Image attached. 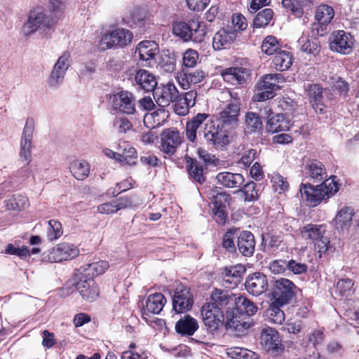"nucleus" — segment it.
Wrapping results in <instances>:
<instances>
[{
    "mask_svg": "<svg viewBox=\"0 0 359 359\" xmlns=\"http://www.w3.org/2000/svg\"><path fill=\"white\" fill-rule=\"evenodd\" d=\"M28 205L27 197L21 195L13 196L12 198L6 202V207L8 210H21Z\"/></svg>",
    "mask_w": 359,
    "mask_h": 359,
    "instance_id": "nucleus-52",
    "label": "nucleus"
},
{
    "mask_svg": "<svg viewBox=\"0 0 359 359\" xmlns=\"http://www.w3.org/2000/svg\"><path fill=\"white\" fill-rule=\"evenodd\" d=\"M245 287L249 293L258 296L268 288L266 276L262 273H254L249 276L245 281Z\"/></svg>",
    "mask_w": 359,
    "mask_h": 359,
    "instance_id": "nucleus-19",
    "label": "nucleus"
},
{
    "mask_svg": "<svg viewBox=\"0 0 359 359\" xmlns=\"http://www.w3.org/2000/svg\"><path fill=\"white\" fill-rule=\"evenodd\" d=\"M208 118V114L198 113L186 124V137L191 142H195L197 137V130Z\"/></svg>",
    "mask_w": 359,
    "mask_h": 359,
    "instance_id": "nucleus-35",
    "label": "nucleus"
},
{
    "mask_svg": "<svg viewBox=\"0 0 359 359\" xmlns=\"http://www.w3.org/2000/svg\"><path fill=\"white\" fill-rule=\"evenodd\" d=\"M188 170L190 176L196 182L202 183L204 181L203 167L197 161H192Z\"/></svg>",
    "mask_w": 359,
    "mask_h": 359,
    "instance_id": "nucleus-59",
    "label": "nucleus"
},
{
    "mask_svg": "<svg viewBox=\"0 0 359 359\" xmlns=\"http://www.w3.org/2000/svg\"><path fill=\"white\" fill-rule=\"evenodd\" d=\"M69 170L76 180H83L89 175L90 165L84 160H74L71 163Z\"/></svg>",
    "mask_w": 359,
    "mask_h": 359,
    "instance_id": "nucleus-40",
    "label": "nucleus"
},
{
    "mask_svg": "<svg viewBox=\"0 0 359 359\" xmlns=\"http://www.w3.org/2000/svg\"><path fill=\"white\" fill-rule=\"evenodd\" d=\"M292 65V55L290 52L280 50L273 59V67L278 71L287 70Z\"/></svg>",
    "mask_w": 359,
    "mask_h": 359,
    "instance_id": "nucleus-38",
    "label": "nucleus"
},
{
    "mask_svg": "<svg viewBox=\"0 0 359 359\" xmlns=\"http://www.w3.org/2000/svg\"><path fill=\"white\" fill-rule=\"evenodd\" d=\"M112 107L123 114H133L135 113V97L132 93L121 91L110 96Z\"/></svg>",
    "mask_w": 359,
    "mask_h": 359,
    "instance_id": "nucleus-14",
    "label": "nucleus"
},
{
    "mask_svg": "<svg viewBox=\"0 0 359 359\" xmlns=\"http://www.w3.org/2000/svg\"><path fill=\"white\" fill-rule=\"evenodd\" d=\"M198 328L196 320L191 318V316H184L175 324V331L182 336H191Z\"/></svg>",
    "mask_w": 359,
    "mask_h": 359,
    "instance_id": "nucleus-34",
    "label": "nucleus"
},
{
    "mask_svg": "<svg viewBox=\"0 0 359 359\" xmlns=\"http://www.w3.org/2000/svg\"><path fill=\"white\" fill-rule=\"evenodd\" d=\"M273 189L276 191L280 194L282 191H287L289 188V184L286 178L279 173H273L271 180Z\"/></svg>",
    "mask_w": 359,
    "mask_h": 359,
    "instance_id": "nucleus-57",
    "label": "nucleus"
},
{
    "mask_svg": "<svg viewBox=\"0 0 359 359\" xmlns=\"http://www.w3.org/2000/svg\"><path fill=\"white\" fill-rule=\"evenodd\" d=\"M252 324L250 316H231L226 321V327L235 330L238 334L245 333Z\"/></svg>",
    "mask_w": 359,
    "mask_h": 359,
    "instance_id": "nucleus-33",
    "label": "nucleus"
},
{
    "mask_svg": "<svg viewBox=\"0 0 359 359\" xmlns=\"http://www.w3.org/2000/svg\"><path fill=\"white\" fill-rule=\"evenodd\" d=\"M334 11L331 6L322 4L318 6L315 18L319 24L325 25L329 24L333 19Z\"/></svg>",
    "mask_w": 359,
    "mask_h": 359,
    "instance_id": "nucleus-43",
    "label": "nucleus"
},
{
    "mask_svg": "<svg viewBox=\"0 0 359 359\" xmlns=\"http://www.w3.org/2000/svg\"><path fill=\"white\" fill-rule=\"evenodd\" d=\"M225 321V316H205L203 322L210 330L215 331L222 327Z\"/></svg>",
    "mask_w": 359,
    "mask_h": 359,
    "instance_id": "nucleus-53",
    "label": "nucleus"
},
{
    "mask_svg": "<svg viewBox=\"0 0 359 359\" xmlns=\"http://www.w3.org/2000/svg\"><path fill=\"white\" fill-rule=\"evenodd\" d=\"M285 81L284 76L279 73L265 74L262 77V80L257 83L258 90L269 89L274 90L280 88V84Z\"/></svg>",
    "mask_w": 359,
    "mask_h": 359,
    "instance_id": "nucleus-31",
    "label": "nucleus"
},
{
    "mask_svg": "<svg viewBox=\"0 0 359 359\" xmlns=\"http://www.w3.org/2000/svg\"><path fill=\"white\" fill-rule=\"evenodd\" d=\"M296 285L287 278H280L274 281L272 294L275 300L271 302L270 309L275 314L283 313L281 308L287 304L294 297Z\"/></svg>",
    "mask_w": 359,
    "mask_h": 359,
    "instance_id": "nucleus-3",
    "label": "nucleus"
},
{
    "mask_svg": "<svg viewBox=\"0 0 359 359\" xmlns=\"http://www.w3.org/2000/svg\"><path fill=\"white\" fill-rule=\"evenodd\" d=\"M118 162L122 165H133L137 158V154L134 147L127 142L118 144Z\"/></svg>",
    "mask_w": 359,
    "mask_h": 359,
    "instance_id": "nucleus-32",
    "label": "nucleus"
},
{
    "mask_svg": "<svg viewBox=\"0 0 359 359\" xmlns=\"http://www.w3.org/2000/svg\"><path fill=\"white\" fill-rule=\"evenodd\" d=\"M55 23L48 11L36 6L29 12L27 20L22 27V33L25 36H29L36 32L43 33L50 29Z\"/></svg>",
    "mask_w": 359,
    "mask_h": 359,
    "instance_id": "nucleus-2",
    "label": "nucleus"
},
{
    "mask_svg": "<svg viewBox=\"0 0 359 359\" xmlns=\"http://www.w3.org/2000/svg\"><path fill=\"white\" fill-rule=\"evenodd\" d=\"M109 266V265L107 262L101 260L86 266H83L76 271L80 273H83V275L88 278L90 277V278L93 279L94 276L104 273Z\"/></svg>",
    "mask_w": 359,
    "mask_h": 359,
    "instance_id": "nucleus-36",
    "label": "nucleus"
},
{
    "mask_svg": "<svg viewBox=\"0 0 359 359\" xmlns=\"http://www.w3.org/2000/svg\"><path fill=\"white\" fill-rule=\"evenodd\" d=\"M133 39V34L128 29L118 28L104 34L98 44L99 48L106 50L114 47H123Z\"/></svg>",
    "mask_w": 359,
    "mask_h": 359,
    "instance_id": "nucleus-8",
    "label": "nucleus"
},
{
    "mask_svg": "<svg viewBox=\"0 0 359 359\" xmlns=\"http://www.w3.org/2000/svg\"><path fill=\"white\" fill-rule=\"evenodd\" d=\"M236 231L234 229H231L228 231L224 236H223L222 239V245L224 248H226L229 252H234L235 251V245L233 239L236 236Z\"/></svg>",
    "mask_w": 359,
    "mask_h": 359,
    "instance_id": "nucleus-63",
    "label": "nucleus"
},
{
    "mask_svg": "<svg viewBox=\"0 0 359 359\" xmlns=\"http://www.w3.org/2000/svg\"><path fill=\"white\" fill-rule=\"evenodd\" d=\"M166 303V299L161 293H155L148 297L145 304L142 305V314H159Z\"/></svg>",
    "mask_w": 359,
    "mask_h": 359,
    "instance_id": "nucleus-21",
    "label": "nucleus"
},
{
    "mask_svg": "<svg viewBox=\"0 0 359 359\" xmlns=\"http://www.w3.org/2000/svg\"><path fill=\"white\" fill-rule=\"evenodd\" d=\"M164 109H158L151 113H147L144 117V123L147 128H154L161 126L166 118Z\"/></svg>",
    "mask_w": 359,
    "mask_h": 359,
    "instance_id": "nucleus-42",
    "label": "nucleus"
},
{
    "mask_svg": "<svg viewBox=\"0 0 359 359\" xmlns=\"http://www.w3.org/2000/svg\"><path fill=\"white\" fill-rule=\"evenodd\" d=\"M261 48L262 52L267 55L276 54L280 50V44L273 36H266L262 41Z\"/></svg>",
    "mask_w": 359,
    "mask_h": 359,
    "instance_id": "nucleus-47",
    "label": "nucleus"
},
{
    "mask_svg": "<svg viewBox=\"0 0 359 359\" xmlns=\"http://www.w3.org/2000/svg\"><path fill=\"white\" fill-rule=\"evenodd\" d=\"M130 203L128 200L124 202H120L118 203H106L100 205L97 207V210L102 214H111L114 213L118 210L127 208L130 206Z\"/></svg>",
    "mask_w": 359,
    "mask_h": 359,
    "instance_id": "nucleus-49",
    "label": "nucleus"
},
{
    "mask_svg": "<svg viewBox=\"0 0 359 359\" xmlns=\"http://www.w3.org/2000/svg\"><path fill=\"white\" fill-rule=\"evenodd\" d=\"M228 93L230 99L219 112L217 121L222 128H234L238 122L241 111V97L236 90H229Z\"/></svg>",
    "mask_w": 359,
    "mask_h": 359,
    "instance_id": "nucleus-4",
    "label": "nucleus"
},
{
    "mask_svg": "<svg viewBox=\"0 0 359 359\" xmlns=\"http://www.w3.org/2000/svg\"><path fill=\"white\" fill-rule=\"evenodd\" d=\"M305 90L313 108L316 112L323 113L324 107L321 103L323 99V88L316 83H309L305 86Z\"/></svg>",
    "mask_w": 359,
    "mask_h": 359,
    "instance_id": "nucleus-29",
    "label": "nucleus"
},
{
    "mask_svg": "<svg viewBox=\"0 0 359 359\" xmlns=\"http://www.w3.org/2000/svg\"><path fill=\"white\" fill-rule=\"evenodd\" d=\"M245 122L250 133L261 130L262 128V121L259 116L252 111L246 114Z\"/></svg>",
    "mask_w": 359,
    "mask_h": 359,
    "instance_id": "nucleus-48",
    "label": "nucleus"
},
{
    "mask_svg": "<svg viewBox=\"0 0 359 359\" xmlns=\"http://www.w3.org/2000/svg\"><path fill=\"white\" fill-rule=\"evenodd\" d=\"M245 195V201H255L258 199V191L256 190V184L253 182H249L245 184L242 189H238Z\"/></svg>",
    "mask_w": 359,
    "mask_h": 359,
    "instance_id": "nucleus-56",
    "label": "nucleus"
},
{
    "mask_svg": "<svg viewBox=\"0 0 359 359\" xmlns=\"http://www.w3.org/2000/svg\"><path fill=\"white\" fill-rule=\"evenodd\" d=\"M125 18H127L128 23L141 22L147 18V12L144 8L134 6L128 9Z\"/></svg>",
    "mask_w": 359,
    "mask_h": 359,
    "instance_id": "nucleus-44",
    "label": "nucleus"
},
{
    "mask_svg": "<svg viewBox=\"0 0 359 359\" xmlns=\"http://www.w3.org/2000/svg\"><path fill=\"white\" fill-rule=\"evenodd\" d=\"M62 234V225L60 222L55 219H51L48 222V228L47 230V237L49 241H54L60 237Z\"/></svg>",
    "mask_w": 359,
    "mask_h": 359,
    "instance_id": "nucleus-54",
    "label": "nucleus"
},
{
    "mask_svg": "<svg viewBox=\"0 0 359 359\" xmlns=\"http://www.w3.org/2000/svg\"><path fill=\"white\" fill-rule=\"evenodd\" d=\"M245 271L246 269L243 265L236 264L233 266L225 267L223 274L231 277L233 285H238L241 276L245 273Z\"/></svg>",
    "mask_w": 359,
    "mask_h": 359,
    "instance_id": "nucleus-45",
    "label": "nucleus"
},
{
    "mask_svg": "<svg viewBox=\"0 0 359 359\" xmlns=\"http://www.w3.org/2000/svg\"><path fill=\"white\" fill-rule=\"evenodd\" d=\"M235 307L232 314H255L257 307L245 297L240 296L235 299Z\"/></svg>",
    "mask_w": 359,
    "mask_h": 359,
    "instance_id": "nucleus-37",
    "label": "nucleus"
},
{
    "mask_svg": "<svg viewBox=\"0 0 359 359\" xmlns=\"http://www.w3.org/2000/svg\"><path fill=\"white\" fill-rule=\"evenodd\" d=\"M174 34L182 39L184 41H193L201 42L205 35V26L203 22L192 19L188 22L180 21L172 25Z\"/></svg>",
    "mask_w": 359,
    "mask_h": 359,
    "instance_id": "nucleus-5",
    "label": "nucleus"
},
{
    "mask_svg": "<svg viewBox=\"0 0 359 359\" xmlns=\"http://www.w3.org/2000/svg\"><path fill=\"white\" fill-rule=\"evenodd\" d=\"M34 130V122L32 118H27L22 130L20 140V158L24 161H29L31 157L32 141Z\"/></svg>",
    "mask_w": 359,
    "mask_h": 359,
    "instance_id": "nucleus-15",
    "label": "nucleus"
},
{
    "mask_svg": "<svg viewBox=\"0 0 359 359\" xmlns=\"http://www.w3.org/2000/svg\"><path fill=\"white\" fill-rule=\"evenodd\" d=\"M114 128L119 134H125L133 129L131 121L126 117H116L114 121Z\"/></svg>",
    "mask_w": 359,
    "mask_h": 359,
    "instance_id": "nucleus-51",
    "label": "nucleus"
},
{
    "mask_svg": "<svg viewBox=\"0 0 359 359\" xmlns=\"http://www.w3.org/2000/svg\"><path fill=\"white\" fill-rule=\"evenodd\" d=\"M217 183L227 188H240L245 182L244 177L240 173L230 172H219L216 176Z\"/></svg>",
    "mask_w": 359,
    "mask_h": 359,
    "instance_id": "nucleus-28",
    "label": "nucleus"
},
{
    "mask_svg": "<svg viewBox=\"0 0 359 359\" xmlns=\"http://www.w3.org/2000/svg\"><path fill=\"white\" fill-rule=\"evenodd\" d=\"M262 113L267 117L266 129L268 132L276 133L286 131L290 127V122L283 114H273L269 106L264 107Z\"/></svg>",
    "mask_w": 359,
    "mask_h": 359,
    "instance_id": "nucleus-13",
    "label": "nucleus"
},
{
    "mask_svg": "<svg viewBox=\"0 0 359 359\" xmlns=\"http://www.w3.org/2000/svg\"><path fill=\"white\" fill-rule=\"evenodd\" d=\"M79 250L72 243H62L43 254V260L50 263L72 259L77 257Z\"/></svg>",
    "mask_w": 359,
    "mask_h": 359,
    "instance_id": "nucleus-9",
    "label": "nucleus"
},
{
    "mask_svg": "<svg viewBox=\"0 0 359 359\" xmlns=\"http://www.w3.org/2000/svg\"><path fill=\"white\" fill-rule=\"evenodd\" d=\"M260 344L266 351L274 355L282 353L285 349L279 333L272 328L262 330L260 335Z\"/></svg>",
    "mask_w": 359,
    "mask_h": 359,
    "instance_id": "nucleus-12",
    "label": "nucleus"
},
{
    "mask_svg": "<svg viewBox=\"0 0 359 359\" xmlns=\"http://www.w3.org/2000/svg\"><path fill=\"white\" fill-rule=\"evenodd\" d=\"M353 282L350 278H343L339 280L335 286V295L341 299H346L351 297L354 292Z\"/></svg>",
    "mask_w": 359,
    "mask_h": 359,
    "instance_id": "nucleus-39",
    "label": "nucleus"
},
{
    "mask_svg": "<svg viewBox=\"0 0 359 359\" xmlns=\"http://www.w3.org/2000/svg\"><path fill=\"white\" fill-rule=\"evenodd\" d=\"M202 135L207 146L217 150L226 149L231 142L229 133L222 126H215L212 121L205 123Z\"/></svg>",
    "mask_w": 359,
    "mask_h": 359,
    "instance_id": "nucleus-6",
    "label": "nucleus"
},
{
    "mask_svg": "<svg viewBox=\"0 0 359 359\" xmlns=\"http://www.w3.org/2000/svg\"><path fill=\"white\" fill-rule=\"evenodd\" d=\"M134 85L145 92L153 91L157 86L156 77L146 69H138L134 76Z\"/></svg>",
    "mask_w": 359,
    "mask_h": 359,
    "instance_id": "nucleus-20",
    "label": "nucleus"
},
{
    "mask_svg": "<svg viewBox=\"0 0 359 359\" xmlns=\"http://www.w3.org/2000/svg\"><path fill=\"white\" fill-rule=\"evenodd\" d=\"M273 16V11L271 8H264L259 12L254 19V27L262 28L266 27Z\"/></svg>",
    "mask_w": 359,
    "mask_h": 359,
    "instance_id": "nucleus-46",
    "label": "nucleus"
},
{
    "mask_svg": "<svg viewBox=\"0 0 359 359\" xmlns=\"http://www.w3.org/2000/svg\"><path fill=\"white\" fill-rule=\"evenodd\" d=\"M337 177L331 175L325 180L320 184L316 187L310 184H302L300 193L303 200L308 203L309 206L316 207L323 201L327 200L339 189L340 184L336 180Z\"/></svg>",
    "mask_w": 359,
    "mask_h": 359,
    "instance_id": "nucleus-1",
    "label": "nucleus"
},
{
    "mask_svg": "<svg viewBox=\"0 0 359 359\" xmlns=\"http://www.w3.org/2000/svg\"><path fill=\"white\" fill-rule=\"evenodd\" d=\"M353 43L354 39L349 33L339 30L335 33L330 43V48L333 51L346 55L352 51Z\"/></svg>",
    "mask_w": 359,
    "mask_h": 359,
    "instance_id": "nucleus-17",
    "label": "nucleus"
},
{
    "mask_svg": "<svg viewBox=\"0 0 359 359\" xmlns=\"http://www.w3.org/2000/svg\"><path fill=\"white\" fill-rule=\"evenodd\" d=\"M205 72L201 69H196L193 72H179L176 79L179 84L184 89H188L191 84H196L203 80Z\"/></svg>",
    "mask_w": 359,
    "mask_h": 359,
    "instance_id": "nucleus-26",
    "label": "nucleus"
},
{
    "mask_svg": "<svg viewBox=\"0 0 359 359\" xmlns=\"http://www.w3.org/2000/svg\"><path fill=\"white\" fill-rule=\"evenodd\" d=\"M210 298L217 305H219V308H221V306H225L229 303L230 295L228 291L215 288L210 294Z\"/></svg>",
    "mask_w": 359,
    "mask_h": 359,
    "instance_id": "nucleus-50",
    "label": "nucleus"
},
{
    "mask_svg": "<svg viewBox=\"0 0 359 359\" xmlns=\"http://www.w3.org/2000/svg\"><path fill=\"white\" fill-rule=\"evenodd\" d=\"M282 4L284 8L289 9L297 17H300L303 14V8L298 0H283Z\"/></svg>",
    "mask_w": 359,
    "mask_h": 359,
    "instance_id": "nucleus-62",
    "label": "nucleus"
},
{
    "mask_svg": "<svg viewBox=\"0 0 359 359\" xmlns=\"http://www.w3.org/2000/svg\"><path fill=\"white\" fill-rule=\"evenodd\" d=\"M302 328V321L294 317H292L287 320V322L281 329L287 330L289 333L297 334L300 332Z\"/></svg>",
    "mask_w": 359,
    "mask_h": 359,
    "instance_id": "nucleus-61",
    "label": "nucleus"
},
{
    "mask_svg": "<svg viewBox=\"0 0 359 359\" xmlns=\"http://www.w3.org/2000/svg\"><path fill=\"white\" fill-rule=\"evenodd\" d=\"M70 53L64 52L53 65L47 83L50 88H57L63 82L66 72L70 67Z\"/></svg>",
    "mask_w": 359,
    "mask_h": 359,
    "instance_id": "nucleus-11",
    "label": "nucleus"
},
{
    "mask_svg": "<svg viewBox=\"0 0 359 359\" xmlns=\"http://www.w3.org/2000/svg\"><path fill=\"white\" fill-rule=\"evenodd\" d=\"M72 285L88 301H94L99 295V289L94 280L83 273L75 272L72 279Z\"/></svg>",
    "mask_w": 359,
    "mask_h": 359,
    "instance_id": "nucleus-10",
    "label": "nucleus"
},
{
    "mask_svg": "<svg viewBox=\"0 0 359 359\" xmlns=\"http://www.w3.org/2000/svg\"><path fill=\"white\" fill-rule=\"evenodd\" d=\"M301 50L306 53L316 54L319 52V46L313 41H310L307 37L302 36L298 40Z\"/></svg>",
    "mask_w": 359,
    "mask_h": 359,
    "instance_id": "nucleus-58",
    "label": "nucleus"
},
{
    "mask_svg": "<svg viewBox=\"0 0 359 359\" xmlns=\"http://www.w3.org/2000/svg\"><path fill=\"white\" fill-rule=\"evenodd\" d=\"M255 237L248 231H243L238 236L237 246L240 252L245 257H251L255 252Z\"/></svg>",
    "mask_w": 359,
    "mask_h": 359,
    "instance_id": "nucleus-27",
    "label": "nucleus"
},
{
    "mask_svg": "<svg viewBox=\"0 0 359 359\" xmlns=\"http://www.w3.org/2000/svg\"><path fill=\"white\" fill-rule=\"evenodd\" d=\"M201 314H219L222 312V309L219 308V305H217L210 297V299H207L201 306Z\"/></svg>",
    "mask_w": 359,
    "mask_h": 359,
    "instance_id": "nucleus-64",
    "label": "nucleus"
},
{
    "mask_svg": "<svg viewBox=\"0 0 359 359\" xmlns=\"http://www.w3.org/2000/svg\"><path fill=\"white\" fill-rule=\"evenodd\" d=\"M183 65L186 67H194L198 60V53L196 50L189 48L183 55Z\"/></svg>",
    "mask_w": 359,
    "mask_h": 359,
    "instance_id": "nucleus-60",
    "label": "nucleus"
},
{
    "mask_svg": "<svg viewBox=\"0 0 359 359\" xmlns=\"http://www.w3.org/2000/svg\"><path fill=\"white\" fill-rule=\"evenodd\" d=\"M158 53V46L153 41H141L135 50V54H137L140 60L143 61L153 59Z\"/></svg>",
    "mask_w": 359,
    "mask_h": 359,
    "instance_id": "nucleus-30",
    "label": "nucleus"
},
{
    "mask_svg": "<svg viewBox=\"0 0 359 359\" xmlns=\"http://www.w3.org/2000/svg\"><path fill=\"white\" fill-rule=\"evenodd\" d=\"M158 65L163 71L172 72L175 69L176 58L173 54L164 55L161 56Z\"/></svg>",
    "mask_w": 359,
    "mask_h": 359,
    "instance_id": "nucleus-55",
    "label": "nucleus"
},
{
    "mask_svg": "<svg viewBox=\"0 0 359 359\" xmlns=\"http://www.w3.org/2000/svg\"><path fill=\"white\" fill-rule=\"evenodd\" d=\"M305 173L314 182L325 180L327 176L324 165L316 159L309 160L306 162Z\"/></svg>",
    "mask_w": 359,
    "mask_h": 359,
    "instance_id": "nucleus-24",
    "label": "nucleus"
},
{
    "mask_svg": "<svg viewBox=\"0 0 359 359\" xmlns=\"http://www.w3.org/2000/svg\"><path fill=\"white\" fill-rule=\"evenodd\" d=\"M249 75V70L243 67H229L222 72L223 79L234 86L244 83Z\"/></svg>",
    "mask_w": 359,
    "mask_h": 359,
    "instance_id": "nucleus-22",
    "label": "nucleus"
},
{
    "mask_svg": "<svg viewBox=\"0 0 359 359\" xmlns=\"http://www.w3.org/2000/svg\"><path fill=\"white\" fill-rule=\"evenodd\" d=\"M353 215L354 211L352 208L348 206L341 208L333 219L334 227L342 232L348 231L352 225Z\"/></svg>",
    "mask_w": 359,
    "mask_h": 359,
    "instance_id": "nucleus-23",
    "label": "nucleus"
},
{
    "mask_svg": "<svg viewBox=\"0 0 359 359\" xmlns=\"http://www.w3.org/2000/svg\"><path fill=\"white\" fill-rule=\"evenodd\" d=\"M303 238L311 241L321 255L330 247V237L325 224H308L300 229Z\"/></svg>",
    "mask_w": 359,
    "mask_h": 359,
    "instance_id": "nucleus-7",
    "label": "nucleus"
},
{
    "mask_svg": "<svg viewBox=\"0 0 359 359\" xmlns=\"http://www.w3.org/2000/svg\"><path fill=\"white\" fill-rule=\"evenodd\" d=\"M208 197L212 203V208H226L231 199L229 194L224 191H219L217 187L210 189L208 191Z\"/></svg>",
    "mask_w": 359,
    "mask_h": 359,
    "instance_id": "nucleus-41",
    "label": "nucleus"
},
{
    "mask_svg": "<svg viewBox=\"0 0 359 359\" xmlns=\"http://www.w3.org/2000/svg\"><path fill=\"white\" fill-rule=\"evenodd\" d=\"M181 142L182 138L177 130L166 129L161 134V151L167 154H173Z\"/></svg>",
    "mask_w": 359,
    "mask_h": 359,
    "instance_id": "nucleus-18",
    "label": "nucleus"
},
{
    "mask_svg": "<svg viewBox=\"0 0 359 359\" xmlns=\"http://www.w3.org/2000/svg\"><path fill=\"white\" fill-rule=\"evenodd\" d=\"M193 303L192 296L189 289L182 287L176 289L172 299V306L178 314L190 311Z\"/></svg>",
    "mask_w": 359,
    "mask_h": 359,
    "instance_id": "nucleus-16",
    "label": "nucleus"
},
{
    "mask_svg": "<svg viewBox=\"0 0 359 359\" xmlns=\"http://www.w3.org/2000/svg\"><path fill=\"white\" fill-rule=\"evenodd\" d=\"M236 37V34L234 32L222 29L214 35L212 47L217 50L229 48Z\"/></svg>",
    "mask_w": 359,
    "mask_h": 359,
    "instance_id": "nucleus-25",
    "label": "nucleus"
}]
</instances>
